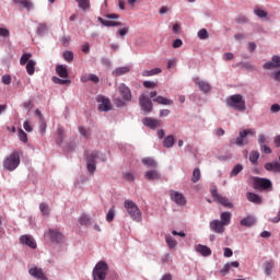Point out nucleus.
Here are the masks:
<instances>
[{"mask_svg":"<svg viewBox=\"0 0 280 280\" xmlns=\"http://www.w3.org/2000/svg\"><path fill=\"white\" fill-rule=\"evenodd\" d=\"M246 198L249 202H253L254 205H261L262 202L260 196L255 192H247Z\"/></svg>","mask_w":280,"mask_h":280,"instance_id":"26","label":"nucleus"},{"mask_svg":"<svg viewBox=\"0 0 280 280\" xmlns=\"http://www.w3.org/2000/svg\"><path fill=\"white\" fill-rule=\"evenodd\" d=\"M253 187L260 191H272V180L264 177H254Z\"/></svg>","mask_w":280,"mask_h":280,"instance_id":"5","label":"nucleus"},{"mask_svg":"<svg viewBox=\"0 0 280 280\" xmlns=\"http://www.w3.org/2000/svg\"><path fill=\"white\" fill-rule=\"evenodd\" d=\"M265 170H267V172H275V174H280V163L268 162L265 164Z\"/></svg>","mask_w":280,"mask_h":280,"instance_id":"21","label":"nucleus"},{"mask_svg":"<svg viewBox=\"0 0 280 280\" xmlns=\"http://www.w3.org/2000/svg\"><path fill=\"white\" fill-rule=\"evenodd\" d=\"M231 268H240L238 261H232L224 265V267L221 269V275H229V271Z\"/></svg>","mask_w":280,"mask_h":280,"instance_id":"27","label":"nucleus"},{"mask_svg":"<svg viewBox=\"0 0 280 280\" xmlns=\"http://www.w3.org/2000/svg\"><path fill=\"white\" fill-rule=\"evenodd\" d=\"M142 165H144L145 167H152L153 170H156V161H154V159L152 158H144L142 160Z\"/></svg>","mask_w":280,"mask_h":280,"instance_id":"35","label":"nucleus"},{"mask_svg":"<svg viewBox=\"0 0 280 280\" xmlns=\"http://www.w3.org/2000/svg\"><path fill=\"white\" fill-rule=\"evenodd\" d=\"M56 73L59 75V78H63V79L69 78V71L67 70V67L62 65H58L56 67Z\"/></svg>","mask_w":280,"mask_h":280,"instance_id":"29","label":"nucleus"},{"mask_svg":"<svg viewBox=\"0 0 280 280\" xmlns=\"http://www.w3.org/2000/svg\"><path fill=\"white\" fill-rule=\"evenodd\" d=\"M224 257H233V249L225 247L224 248Z\"/></svg>","mask_w":280,"mask_h":280,"instance_id":"62","label":"nucleus"},{"mask_svg":"<svg viewBox=\"0 0 280 280\" xmlns=\"http://www.w3.org/2000/svg\"><path fill=\"white\" fill-rule=\"evenodd\" d=\"M270 110H271V113H279V110H280V105H279V104H273V105H271Z\"/></svg>","mask_w":280,"mask_h":280,"instance_id":"64","label":"nucleus"},{"mask_svg":"<svg viewBox=\"0 0 280 280\" xmlns=\"http://www.w3.org/2000/svg\"><path fill=\"white\" fill-rule=\"evenodd\" d=\"M257 222V219H255L254 215H247L246 218L241 220V226H255V223Z\"/></svg>","mask_w":280,"mask_h":280,"instance_id":"23","label":"nucleus"},{"mask_svg":"<svg viewBox=\"0 0 280 280\" xmlns=\"http://www.w3.org/2000/svg\"><path fill=\"white\" fill-rule=\"evenodd\" d=\"M98 21L101 24H103L105 27H121V25H124L121 22H117V21H108V20H104L102 18H98Z\"/></svg>","mask_w":280,"mask_h":280,"instance_id":"24","label":"nucleus"},{"mask_svg":"<svg viewBox=\"0 0 280 280\" xmlns=\"http://www.w3.org/2000/svg\"><path fill=\"white\" fill-rule=\"evenodd\" d=\"M194 82L202 93H209V91H211V84H209V82L202 81L198 77L194 79Z\"/></svg>","mask_w":280,"mask_h":280,"instance_id":"16","label":"nucleus"},{"mask_svg":"<svg viewBox=\"0 0 280 280\" xmlns=\"http://www.w3.org/2000/svg\"><path fill=\"white\" fill-rule=\"evenodd\" d=\"M142 124L143 126H147V128H150L151 130H156V128H160L163 121L156 118L147 117V118H143Z\"/></svg>","mask_w":280,"mask_h":280,"instance_id":"13","label":"nucleus"},{"mask_svg":"<svg viewBox=\"0 0 280 280\" xmlns=\"http://www.w3.org/2000/svg\"><path fill=\"white\" fill-rule=\"evenodd\" d=\"M13 3L22 5L25 10H32L34 8V4L30 0H13Z\"/></svg>","mask_w":280,"mask_h":280,"instance_id":"31","label":"nucleus"},{"mask_svg":"<svg viewBox=\"0 0 280 280\" xmlns=\"http://www.w3.org/2000/svg\"><path fill=\"white\" fill-rule=\"evenodd\" d=\"M0 36L8 38V36H10V31L8 28L0 27Z\"/></svg>","mask_w":280,"mask_h":280,"instance_id":"57","label":"nucleus"},{"mask_svg":"<svg viewBox=\"0 0 280 280\" xmlns=\"http://www.w3.org/2000/svg\"><path fill=\"white\" fill-rule=\"evenodd\" d=\"M126 73H130V67L128 66L116 68L113 71V75H115L116 78H119L120 75H126Z\"/></svg>","mask_w":280,"mask_h":280,"instance_id":"28","label":"nucleus"},{"mask_svg":"<svg viewBox=\"0 0 280 280\" xmlns=\"http://www.w3.org/2000/svg\"><path fill=\"white\" fill-rule=\"evenodd\" d=\"M45 236L49 237L50 242H52L55 244H60V242H62V240H65V235H62L60 233V231H58L56 229H48V231L45 232Z\"/></svg>","mask_w":280,"mask_h":280,"instance_id":"8","label":"nucleus"},{"mask_svg":"<svg viewBox=\"0 0 280 280\" xmlns=\"http://www.w3.org/2000/svg\"><path fill=\"white\" fill-rule=\"evenodd\" d=\"M176 142V139L174 138L173 135L167 136L164 141H163V145L165 148H174V143Z\"/></svg>","mask_w":280,"mask_h":280,"instance_id":"36","label":"nucleus"},{"mask_svg":"<svg viewBox=\"0 0 280 280\" xmlns=\"http://www.w3.org/2000/svg\"><path fill=\"white\" fill-rule=\"evenodd\" d=\"M47 24L46 23H39L37 25V31L36 34H38V36H45V34H47Z\"/></svg>","mask_w":280,"mask_h":280,"instance_id":"38","label":"nucleus"},{"mask_svg":"<svg viewBox=\"0 0 280 280\" xmlns=\"http://www.w3.org/2000/svg\"><path fill=\"white\" fill-rule=\"evenodd\" d=\"M118 91L120 93V97L125 102H130L132 100V92H130V88H128L125 83L119 84Z\"/></svg>","mask_w":280,"mask_h":280,"instance_id":"12","label":"nucleus"},{"mask_svg":"<svg viewBox=\"0 0 280 280\" xmlns=\"http://www.w3.org/2000/svg\"><path fill=\"white\" fill-rule=\"evenodd\" d=\"M235 22H236V23H240V24H242V23H248V18H246V15H240V16H237V18L235 19Z\"/></svg>","mask_w":280,"mask_h":280,"instance_id":"54","label":"nucleus"},{"mask_svg":"<svg viewBox=\"0 0 280 280\" xmlns=\"http://www.w3.org/2000/svg\"><path fill=\"white\" fill-rule=\"evenodd\" d=\"M30 58H32V54H30V52L23 54L20 59L21 67H25V65H27L30 62V60H32Z\"/></svg>","mask_w":280,"mask_h":280,"instance_id":"39","label":"nucleus"},{"mask_svg":"<svg viewBox=\"0 0 280 280\" xmlns=\"http://www.w3.org/2000/svg\"><path fill=\"white\" fill-rule=\"evenodd\" d=\"M20 242L33 249L37 247L36 240H34V237L31 235H22L20 237Z\"/></svg>","mask_w":280,"mask_h":280,"instance_id":"17","label":"nucleus"},{"mask_svg":"<svg viewBox=\"0 0 280 280\" xmlns=\"http://www.w3.org/2000/svg\"><path fill=\"white\" fill-rule=\"evenodd\" d=\"M139 105L144 113H152L154 108L152 101L148 96H145V94L140 95Z\"/></svg>","mask_w":280,"mask_h":280,"instance_id":"9","label":"nucleus"},{"mask_svg":"<svg viewBox=\"0 0 280 280\" xmlns=\"http://www.w3.org/2000/svg\"><path fill=\"white\" fill-rule=\"evenodd\" d=\"M153 102H156V104H161L162 106H172V104H174V101L165 96H156L153 98Z\"/></svg>","mask_w":280,"mask_h":280,"instance_id":"25","label":"nucleus"},{"mask_svg":"<svg viewBox=\"0 0 280 280\" xmlns=\"http://www.w3.org/2000/svg\"><path fill=\"white\" fill-rule=\"evenodd\" d=\"M79 222L82 226H89L91 224V218H89L86 214H83L80 217Z\"/></svg>","mask_w":280,"mask_h":280,"instance_id":"40","label":"nucleus"},{"mask_svg":"<svg viewBox=\"0 0 280 280\" xmlns=\"http://www.w3.org/2000/svg\"><path fill=\"white\" fill-rule=\"evenodd\" d=\"M106 275H108V264L106 261H98L93 269L94 280H105Z\"/></svg>","mask_w":280,"mask_h":280,"instance_id":"4","label":"nucleus"},{"mask_svg":"<svg viewBox=\"0 0 280 280\" xmlns=\"http://www.w3.org/2000/svg\"><path fill=\"white\" fill-rule=\"evenodd\" d=\"M174 49H178V47H183V39H175L173 42Z\"/></svg>","mask_w":280,"mask_h":280,"instance_id":"59","label":"nucleus"},{"mask_svg":"<svg viewBox=\"0 0 280 280\" xmlns=\"http://www.w3.org/2000/svg\"><path fill=\"white\" fill-rule=\"evenodd\" d=\"M98 102H101V104L98 106V110H101V112H108V110H110V108H113V105H110V100H108L104 96H101L98 98Z\"/></svg>","mask_w":280,"mask_h":280,"instance_id":"18","label":"nucleus"},{"mask_svg":"<svg viewBox=\"0 0 280 280\" xmlns=\"http://www.w3.org/2000/svg\"><path fill=\"white\" fill-rule=\"evenodd\" d=\"M23 128L26 132H32V125H30V122L27 120L24 121L23 124Z\"/></svg>","mask_w":280,"mask_h":280,"instance_id":"60","label":"nucleus"},{"mask_svg":"<svg viewBox=\"0 0 280 280\" xmlns=\"http://www.w3.org/2000/svg\"><path fill=\"white\" fill-rule=\"evenodd\" d=\"M57 135L59 137V143H62V139L65 137V129H62V127H58Z\"/></svg>","mask_w":280,"mask_h":280,"instance_id":"52","label":"nucleus"},{"mask_svg":"<svg viewBox=\"0 0 280 280\" xmlns=\"http://www.w3.org/2000/svg\"><path fill=\"white\" fill-rule=\"evenodd\" d=\"M124 178L125 180H128L129 183H132V180H135V175L130 172H127L124 174Z\"/></svg>","mask_w":280,"mask_h":280,"instance_id":"53","label":"nucleus"},{"mask_svg":"<svg viewBox=\"0 0 280 280\" xmlns=\"http://www.w3.org/2000/svg\"><path fill=\"white\" fill-rule=\"evenodd\" d=\"M195 249L197 253H200L202 257H209L211 255V248H209L207 245L198 244L196 245Z\"/></svg>","mask_w":280,"mask_h":280,"instance_id":"22","label":"nucleus"},{"mask_svg":"<svg viewBox=\"0 0 280 280\" xmlns=\"http://www.w3.org/2000/svg\"><path fill=\"white\" fill-rule=\"evenodd\" d=\"M125 209L135 222H141V210L139 209V206H137V203L128 199L125 201Z\"/></svg>","mask_w":280,"mask_h":280,"instance_id":"3","label":"nucleus"},{"mask_svg":"<svg viewBox=\"0 0 280 280\" xmlns=\"http://www.w3.org/2000/svg\"><path fill=\"white\" fill-rule=\"evenodd\" d=\"M51 80L55 84H71V80L69 79H60L58 77H52Z\"/></svg>","mask_w":280,"mask_h":280,"instance_id":"41","label":"nucleus"},{"mask_svg":"<svg viewBox=\"0 0 280 280\" xmlns=\"http://www.w3.org/2000/svg\"><path fill=\"white\" fill-rule=\"evenodd\" d=\"M144 178L147 180H161V173L156 170H150L144 173Z\"/></svg>","mask_w":280,"mask_h":280,"instance_id":"19","label":"nucleus"},{"mask_svg":"<svg viewBox=\"0 0 280 280\" xmlns=\"http://www.w3.org/2000/svg\"><path fill=\"white\" fill-rule=\"evenodd\" d=\"M90 82H94V84H97V82H100V77L95 74H90Z\"/></svg>","mask_w":280,"mask_h":280,"instance_id":"63","label":"nucleus"},{"mask_svg":"<svg viewBox=\"0 0 280 280\" xmlns=\"http://www.w3.org/2000/svg\"><path fill=\"white\" fill-rule=\"evenodd\" d=\"M226 225L221 222L220 220H212L210 222V230L212 233H218L219 235H222L224 231H226Z\"/></svg>","mask_w":280,"mask_h":280,"instance_id":"10","label":"nucleus"},{"mask_svg":"<svg viewBox=\"0 0 280 280\" xmlns=\"http://www.w3.org/2000/svg\"><path fill=\"white\" fill-rule=\"evenodd\" d=\"M260 150L261 152H264L265 154H272V149H270V147L266 145V144H261L260 145Z\"/></svg>","mask_w":280,"mask_h":280,"instance_id":"51","label":"nucleus"},{"mask_svg":"<svg viewBox=\"0 0 280 280\" xmlns=\"http://www.w3.org/2000/svg\"><path fill=\"white\" fill-rule=\"evenodd\" d=\"M18 137L22 143H27V133L23 129H19Z\"/></svg>","mask_w":280,"mask_h":280,"instance_id":"45","label":"nucleus"},{"mask_svg":"<svg viewBox=\"0 0 280 280\" xmlns=\"http://www.w3.org/2000/svg\"><path fill=\"white\" fill-rule=\"evenodd\" d=\"M79 8L86 12V10H91V0H75Z\"/></svg>","mask_w":280,"mask_h":280,"instance_id":"33","label":"nucleus"},{"mask_svg":"<svg viewBox=\"0 0 280 280\" xmlns=\"http://www.w3.org/2000/svg\"><path fill=\"white\" fill-rule=\"evenodd\" d=\"M254 14H256V16H258L259 19H266V16H268V12H266L259 8H256L254 10Z\"/></svg>","mask_w":280,"mask_h":280,"instance_id":"43","label":"nucleus"},{"mask_svg":"<svg viewBox=\"0 0 280 280\" xmlns=\"http://www.w3.org/2000/svg\"><path fill=\"white\" fill-rule=\"evenodd\" d=\"M200 180V168H195L192 172V183Z\"/></svg>","mask_w":280,"mask_h":280,"instance_id":"49","label":"nucleus"},{"mask_svg":"<svg viewBox=\"0 0 280 280\" xmlns=\"http://www.w3.org/2000/svg\"><path fill=\"white\" fill-rule=\"evenodd\" d=\"M63 59L67 61V62H73V51H65L63 52Z\"/></svg>","mask_w":280,"mask_h":280,"instance_id":"48","label":"nucleus"},{"mask_svg":"<svg viewBox=\"0 0 280 280\" xmlns=\"http://www.w3.org/2000/svg\"><path fill=\"white\" fill-rule=\"evenodd\" d=\"M143 86L145 89H154L156 86V83L152 82V81H144L143 82Z\"/></svg>","mask_w":280,"mask_h":280,"instance_id":"56","label":"nucleus"},{"mask_svg":"<svg viewBox=\"0 0 280 280\" xmlns=\"http://www.w3.org/2000/svg\"><path fill=\"white\" fill-rule=\"evenodd\" d=\"M226 106L240 113H244V110H246V101H244L242 94H234L226 98Z\"/></svg>","mask_w":280,"mask_h":280,"instance_id":"1","label":"nucleus"},{"mask_svg":"<svg viewBox=\"0 0 280 280\" xmlns=\"http://www.w3.org/2000/svg\"><path fill=\"white\" fill-rule=\"evenodd\" d=\"M220 218L221 220L219 221L225 226H229V224H231V218H233V214L231 212H222Z\"/></svg>","mask_w":280,"mask_h":280,"instance_id":"32","label":"nucleus"},{"mask_svg":"<svg viewBox=\"0 0 280 280\" xmlns=\"http://www.w3.org/2000/svg\"><path fill=\"white\" fill-rule=\"evenodd\" d=\"M264 272L267 277H270V275H272V269L275 268V261L269 260L266 261L264 265Z\"/></svg>","mask_w":280,"mask_h":280,"instance_id":"30","label":"nucleus"},{"mask_svg":"<svg viewBox=\"0 0 280 280\" xmlns=\"http://www.w3.org/2000/svg\"><path fill=\"white\" fill-rule=\"evenodd\" d=\"M98 153L96 151H92L91 153L85 154L86 167L90 174H95V170H97L96 159Z\"/></svg>","mask_w":280,"mask_h":280,"instance_id":"6","label":"nucleus"},{"mask_svg":"<svg viewBox=\"0 0 280 280\" xmlns=\"http://www.w3.org/2000/svg\"><path fill=\"white\" fill-rule=\"evenodd\" d=\"M26 72L28 75H34V73H36V61L30 60L26 63Z\"/></svg>","mask_w":280,"mask_h":280,"instance_id":"34","label":"nucleus"},{"mask_svg":"<svg viewBox=\"0 0 280 280\" xmlns=\"http://www.w3.org/2000/svg\"><path fill=\"white\" fill-rule=\"evenodd\" d=\"M211 196L214 200V202H218L219 205H222V207H226L228 209H233V203L229 201L226 197H223L218 192V189H211Z\"/></svg>","mask_w":280,"mask_h":280,"instance_id":"7","label":"nucleus"},{"mask_svg":"<svg viewBox=\"0 0 280 280\" xmlns=\"http://www.w3.org/2000/svg\"><path fill=\"white\" fill-rule=\"evenodd\" d=\"M28 273L31 275V277H34V279H38V280H49L47 278V276H45V272L43 271L42 268L38 267H33L28 270Z\"/></svg>","mask_w":280,"mask_h":280,"instance_id":"14","label":"nucleus"},{"mask_svg":"<svg viewBox=\"0 0 280 280\" xmlns=\"http://www.w3.org/2000/svg\"><path fill=\"white\" fill-rule=\"evenodd\" d=\"M39 209L43 215H49V206H47V203H40Z\"/></svg>","mask_w":280,"mask_h":280,"instance_id":"50","label":"nucleus"},{"mask_svg":"<svg viewBox=\"0 0 280 280\" xmlns=\"http://www.w3.org/2000/svg\"><path fill=\"white\" fill-rule=\"evenodd\" d=\"M114 220H115V207H112L106 214V221L113 222Z\"/></svg>","mask_w":280,"mask_h":280,"instance_id":"42","label":"nucleus"},{"mask_svg":"<svg viewBox=\"0 0 280 280\" xmlns=\"http://www.w3.org/2000/svg\"><path fill=\"white\" fill-rule=\"evenodd\" d=\"M248 136L246 135V131H240L238 137L236 138L235 144L241 147L242 145H248Z\"/></svg>","mask_w":280,"mask_h":280,"instance_id":"20","label":"nucleus"},{"mask_svg":"<svg viewBox=\"0 0 280 280\" xmlns=\"http://www.w3.org/2000/svg\"><path fill=\"white\" fill-rule=\"evenodd\" d=\"M233 58H235V56L232 52H225L223 55V60L225 61L233 60Z\"/></svg>","mask_w":280,"mask_h":280,"instance_id":"61","label":"nucleus"},{"mask_svg":"<svg viewBox=\"0 0 280 280\" xmlns=\"http://www.w3.org/2000/svg\"><path fill=\"white\" fill-rule=\"evenodd\" d=\"M249 161L252 165H258L259 161V151H252L249 153Z\"/></svg>","mask_w":280,"mask_h":280,"instance_id":"37","label":"nucleus"},{"mask_svg":"<svg viewBox=\"0 0 280 280\" xmlns=\"http://www.w3.org/2000/svg\"><path fill=\"white\" fill-rule=\"evenodd\" d=\"M19 165H21V152L14 150L9 156L4 159L3 167L4 170H8V172H14Z\"/></svg>","mask_w":280,"mask_h":280,"instance_id":"2","label":"nucleus"},{"mask_svg":"<svg viewBox=\"0 0 280 280\" xmlns=\"http://www.w3.org/2000/svg\"><path fill=\"white\" fill-rule=\"evenodd\" d=\"M170 196L171 200H173V202L177 203L179 207H185V205H187V200L183 194L176 190H171Z\"/></svg>","mask_w":280,"mask_h":280,"instance_id":"11","label":"nucleus"},{"mask_svg":"<svg viewBox=\"0 0 280 280\" xmlns=\"http://www.w3.org/2000/svg\"><path fill=\"white\" fill-rule=\"evenodd\" d=\"M242 170H244V165L242 164H236L234 166V168L232 170L230 176H237V174H240V172H242Z\"/></svg>","mask_w":280,"mask_h":280,"instance_id":"44","label":"nucleus"},{"mask_svg":"<svg viewBox=\"0 0 280 280\" xmlns=\"http://www.w3.org/2000/svg\"><path fill=\"white\" fill-rule=\"evenodd\" d=\"M12 83V77L10 74H5L2 77V84H11Z\"/></svg>","mask_w":280,"mask_h":280,"instance_id":"55","label":"nucleus"},{"mask_svg":"<svg viewBox=\"0 0 280 280\" xmlns=\"http://www.w3.org/2000/svg\"><path fill=\"white\" fill-rule=\"evenodd\" d=\"M165 240L168 248H176V240H174L172 236H166Z\"/></svg>","mask_w":280,"mask_h":280,"instance_id":"47","label":"nucleus"},{"mask_svg":"<svg viewBox=\"0 0 280 280\" xmlns=\"http://www.w3.org/2000/svg\"><path fill=\"white\" fill-rule=\"evenodd\" d=\"M264 69L266 70H270V69H280V57L275 55L272 58H271V61H267L265 65H264Z\"/></svg>","mask_w":280,"mask_h":280,"instance_id":"15","label":"nucleus"},{"mask_svg":"<svg viewBox=\"0 0 280 280\" xmlns=\"http://www.w3.org/2000/svg\"><path fill=\"white\" fill-rule=\"evenodd\" d=\"M198 37L200 38V40H207V38H209V32H207L206 28H201L198 32Z\"/></svg>","mask_w":280,"mask_h":280,"instance_id":"46","label":"nucleus"},{"mask_svg":"<svg viewBox=\"0 0 280 280\" xmlns=\"http://www.w3.org/2000/svg\"><path fill=\"white\" fill-rule=\"evenodd\" d=\"M129 30L130 28L128 26H125V27L118 30V36H126V34H128Z\"/></svg>","mask_w":280,"mask_h":280,"instance_id":"58","label":"nucleus"}]
</instances>
